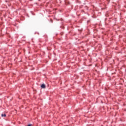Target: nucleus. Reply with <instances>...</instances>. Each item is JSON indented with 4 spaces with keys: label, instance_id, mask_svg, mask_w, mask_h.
<instances>
[{
    "label": "nucleus",
    "instance_id": "obj_3",
    "mask_svg": "<svg viewBox=\"0 0 126 126\" xmlns=\"http://www.w3.org/2000/svg\"><path fill=\"white\" fill-rule=\"evenodd\" d=\"M32 125H29L28 126H32Z\"/></svg>",
    "mask_w": 126,
    "mask_h": 126
},
{
    "label": "nucleus",
    "instance_id": "obj_2",
    "mask_svg": "<svg viewBox=\"0 0 126 126\" xmlns=\"http://www.w3.org/2000/svg\"><path fill=\"white\" fill-rule=\"evenodd\" d=\"M1 117H6V114H1Z\"/></svg>",
    "mask_w": 126,
    "mask_h": 126
},
{
    "label": "nucleus",
    "instance_id": "obj_1",
    "mask_svg": "<svg viewBox=\"0 0 126 126\" xmlns=\"http://www.w3.org/2000/svg\"><path fill=\"white\" fill-rule=\"evenodd\" d=\"M41 88H43V89H45L46 88V85L45 84H42L41 86Z\"/></svg>",
    "mask_w": 126,
    "mask_h": 126
}]
</instances>
